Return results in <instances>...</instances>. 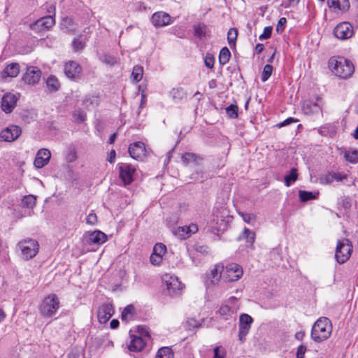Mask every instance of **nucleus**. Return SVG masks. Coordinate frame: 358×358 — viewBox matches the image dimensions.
<instances>
[{"label":"nucleus","instance_id":"obj_1","mask_svg":"<svg viewBox=\"0 0 358 358\" xmlns=\"http://www.w3.org/2000/svg\"><path fill=\"white\" fill-rule=\"evenodd\" d=\"M228 210L224 206L215 207L208 222V230L216 235L225 231L228 227Z\"/></svg>","mask_w":358,"mask_h":358},{"label":"nucleus","instance_id":"obj_2","mask_svg":"<svg viewBox=\"0 0 358 358\" xmlns=\"http://www.w3.org/2000/svg\"><path fill=\"white\" fill-rule=\"evenodd\" d=\"M329 67L336 76L343 79L350 77L355 71L353 64L343 57H331Z\"/></svg>","mask_w":358,"mask_h":358},{"label":"nucleus","instance_id":"obj_3","mask_svg":"<svg viewBox=\"0 0 358 358\" xmlns=\"http://www.w3.org/2000/svg\"><path fill=\"white\" fill-rule=\"evenodd\" d=\"M332 331L331 320L325 317H320L313 324L311 331V338L315 342L320 343L327 340Z\"/></svg>","mask_w":358,"mask_h":358},{"label":"nucleus","instance_id":"obj_4","mask_svg":"<svg viewBox=\"0 0 358 358\" xmlns=\"http://www.w3.org/2000/svg\"><path fill=\"white\" fill-rule=\"evenodd\" d=\"M60 302L55 294L48 295L38 306L41 315L45 317H53L59 308Z\"/></svg>","mask_w":358,"mask_h":358},{"label":"nucleus","instance_id":"obj_5","mask_svg":"<svg viewBox=\"0 0 358 358\" xmlns=\"http://www.w3.org/2000/svg\"><path fill=\"white\" fill-rule=\"evenodd\" d=\"M223 264L218 263L215 264L205 273L203 276V282L207 289H210L217 285L221 279L223 280Z\"/></svg>","mask_w":358,"mask_h":358},{"label":"nucleus","instance_id":"obj_6","mask_svg":"<svg viewBox=\"0 0 358 358\" xmlns=\"http://www.w3.org/2000/svg\"><path fill=\"white\" fill-rule=\"evenodd\" d=\"M17 247L21 251L22 258L27 261L33 259L39 251V244L35 239L27 238L20 241Z\"/></svg>","mask_w":358,"mask_h":358},{"label":"nucleus","instance_id":"obj_7","mask_svg":"<svg viewBox=\"0 0 358 358\" xmlns=\"http://www.w3.org/2000/svg\"><path fill=\"white\" fill-rule=\"evenodd\" d=\"M352 252V244L348 238H343L337 241L335 251V259L336 262L343 264L351 257Z\"/></svg>","mask_w":358,"mask_h":358},{"label":"nucleus","instance_id":"obj_8","mask_svg":"<svg viewBox=\"0 0 358 358\" xmlns=\"http://www.w3.org/2000/svg\"><path fill=\"white\" fill-rule=\"evenodd\" d=\"M243 273V268L240 265L230 263L224 267L223 280L227 282L236 281L241 278Z\"/></svg>","mask_w":358,"mask_h":358},{"label":"nucleus","instance_id":"obj_9","mask_svg":"<svg viewBox=\"0 0 358 358\" xmlns=\"http://www.w3.org/2000/svg\"><path fill=\"white\" fill-rule=\"evenodd\" d=\"M324 104L322 99L317 96L315 100L308 99L304 101L302 105V110L306 115H308L322 113Z\"/></svg>","mask_w":358,"mask_h":358},{"label":"nucleus","instance_id":"obj_10","mask_svg":"<svg viewBox=\"0 0 358 358\" xmlns=\"http://www.w3.org/2000/svg\"><path fill=\"white\" fill-rule=\"evenodd\" d=\"M253 322L252 317L248 314H241L239 318L238 338L241 343L246 340V336L248 334L251 325Z\"/></svg>","mask_w":358,"mask_h":358},{"label":"nucleus","instance_id":"obj_11","mask_svg":"<svg viewBox=\"0 0 358 358\" xmlns=\"http://www.w3.org/2000/svg\"><path fill=\"white\" fill-rule=\"evenodd\" d=\"M55 24V19L52 15H47L37 20L29 26L30 29L36 32L48 30Z\"/></svg>","mask_w":358,"mask_h":358},{"label":"nucleus","instance_id":"obj_12","mask_svg":"<svg viewBox=\"0 0 358 358\" xmlns=\"http://www.w3.org/2000/svg\"><path fill=\"white\" fill-rule=\"evenodd\" d=\"M41 71L36 66H29L22 76L23 81L29 85L38 84L41 78Z\"/></svg>","mask_w":358,"mask_h":358},{"label":"nucleus","instance_id":"obj_13","mask_svg":"<svg viewBox=\"0 0 358 358\" xmlns=\"http://www.w3.org/2000/svg\"><path fill=\"white\" fill-rule=\"evenodd\" d=\"M120 178L125 185L131 184L134 180V176L136 172V168L127 163L119 164Z\"/></svg>","mask_w":358,"mask_h":358},{"label":"nucleus","instance_id":"obj_14","mask_svg":"<svg viewBox=\"0 0 358 358\" xmlns=\"http://www.w3.org/2000/svg\"><path fill=\"white\" fill-rule=\"evenodd\" d=\"M162 280L165 283L170 294H177L182 289V284L177 276L169 273H166L162 276Z\"/></svg>","mask_w":358,"mask_h":358},{"label":"nucleus","instance_id":"obj_15","mask_svg":"<svg viewBox=\"0 0 358 358\" xmlns=\"http://www.w3.org/2000/svg\"><path fill=\"white\" fill-rule=\"evenodd\" d=\"M22 129L19 126L10 125L0 133V138L2 141L6 142L15 141L21 134Z\"/></svg>","mask_w":358,"mask_h":358},{"label":"nucleus","instance_id":"obj_16","mask_svg":"<svg viewBox=\"0 0 358 358\" xmlns=\"http://www.w3.org/2000/svg\"><path fill=\"white\" fill-rule=\"evenodd\" d=\"M114 314L113 305L109 303H103L97 310L98 320L101 324L106 323Z\"/></svg>","mask_w":358,"mask_h":358},{"label":"nucleus","instance_id":"obj_17","mask_svg":"<svg viewBox=\"0 0 358 358\" xmlns=\"http://www.w3.org/2000/svg\"><path fill=\"white\" fill-rule=\"evenodd\" d=\"M334 34L338 39L345 40L349 38L353 34L352 27L346 22L340 23L334 28Z\"/></svg>","mask_w":358,"mask_h":358},{"label":"nucleus","instance_id":"obj_18","mask_svg":"<svg viewBox=\"0 0 358 358\" xmlns=\"http://www.w3.org/2000/svg\"><path fill=\"white\" fill-rule=\"evenodd\" d=\"M18 98L12 93H6L1 98V107L6 113H11L16 106Z\"/></svg>","mask_w":358,"mask_h":358},{"label":"nucleus","instance_id":"obj_19","mask_svg":"<svg viewBox=\"0 0 358 358\" xmlns=\"http://www.w3.org/2000/svg\"><path fill=\"white\" fill-rule=\"evenodd\" d=\"M51 157L50 151L46 148L40 149L36 155L34 164L37 169L44 167L49 162Z\"/></svg>","mask_w":358,"mask_h":358},{"label":"nucleus","instance_id":"obj_20","mask_svg":"<svg viewBox=\"0 0 358 358\" xmlns=\"http://www.w3.org/2000/svg\"><path fill=\"white\" fill-rule=\"evenodd\" d=\"M64 73L70 79L78 78L82 71L81 66L74 61H69L64 65Z\"/></svg>","mask_w":358,"mask_h":358},{"label":"nucleus","instance_id":"obj_21","mask_svg":"<svg viewBox=\"0 0 358 358\" xmlns=\"http://www.w3.org/2000/svg\"><path fill=\"white\" fill-rule=\"evenodd\" d=\"M151 20L155 27H164L172 23L171 17L164 12L155 13Z\"/></svg>","mask_w":358,"mask_h":358},{"label":"nucleus","instance_id":"obj_22","mask_svg":"<svg viewBox=\"0 0 358 358\" xmlns=\"http://www.w3.org/2000/svg\"><path fill=\"white\" fill-rule=\"evenodd\" d=\"M107 241L106 235L101 231H94L87 237V242L89 244L101 245Z\"/></svg>","mask_w":358,"mask_h":358},{"label":"nucleus","instance_id":"obj_23","mask_svg":"<svg viewBox=\"0 0 358 358\" xmlns=\"http://www.w3.org/2000/svg\"><path fill=\"white\" fill-rule=\"evenodd\" d=\"M145 145L142 142H136L131 144L129 147L130 156L135 159H138L144 155Z\"/></svg>","mask_w":358,"mask_h":358},{"label":"nucleus","instance_id":"obj_24","mask_svg":"<svg viewBox=\"0 0 358 358\" xmlns=\"http://www.w3.org/2000/svg\"><path fill=\"white\" fill-rule=\"evenodd\" d=\"M130 338L131 341L128 345V348L130 351L140 352L144 348L145 343L141 336L131 335Z\"/></svg>","mask_w":358,"mask_h":358},{"label":"nucleus","instance_id":"obj_25","mask_svg":"<svg viewBox=\"0 0 358 358\" xmlns=\"http://www.w3.org/2000/svg\"><path fill=\"white\" fill-rule=\"evenodd\" d=\"M328 6L342 11H346L350 8V2L348 0H327Z\"/></svg>","mask_w":358,"mask_h":358},{"label":"nucleus","instance_id":"obj_26","mask_svg":"<svg viewBox=\"0 0 358 358\" xmlns=\"http://www.w3.org/2000/svg\"><path fill=\"white\" fill-rule=\"evenodd\" d=\"M20 73V65L17 63L8 64L3 70V75L10 78H15Z\"/></svg>","mask_w":358,"mask_h":358},{"label":"nucleus","instance_id":"obj_27","mask_svg":"<svg viewBox=\"0 0 358 358\" xmlns=\"http://www.w3.org/2000/svg\"><path fill=\"white\" fill-rule=\"evenodd\" d=\"M238 241H246V242L252 245L255 240V234L251 231L249 229L245 227L243 232L239 235L238 238Z\"/></svg>","mask_w":358,"mask_h":358},{"label":"nucleus","instance_id":"obj_28","mask_svg":"<svg viewBox=\"0 0 358 358\" xmlns=\"http://www.w3.org/2000/svg\"><path fill=\"white\" fill-rule=\"evenodd\" d=\"M182 162L187 165L191 163L199 164L202 160V158L192 152H185L182 155Z\"/></svg>","mask_w":358,"mask_h":358},{"label":"nucleus","instance_id":"obj_29","mask_svg":"<svg viewBox=\"0 0 358 358\" xmlns=\"http://www.w3.org/2000/svg\"><path fill=\"white\" fill-rule=\"evenodd\" d=\"M46 85L49 91L55 92L60 88V83L55 76H50L46 80Z\"/></svg>","mask_w":358,"mask_h":358},{"label":"nucleus","instance_id":"obj_30","mask_svg":"<svg viewBox=\"0 0 358 358\" xmlns=\"http://www.w3.org/2000/svg\"><path fill=\"white\" fill-rule=\"evenodd\" d=\"M135 313V308L132 305H128L124 309L121 315V319L122 321L127 322L131 320Z\"/></svg>","mask_w":358,"mask_h":358},{"label":"nucleus","instance_id":"obj_31","mask_svg":"<svg viewBox=\"0 0 358 358\" xmlns=\"http://www.w3.org/2000/svg\"><path fill=\"white\" fill-rule=\"evenodd\" d=\"M98 104L99 99L95 96H86L83 100V106L88 110L94 108Z\"/></svg>","mask_w":358,"mask_h":358},{"label":"nucleus","instance_id":"obj_32","mask_svg":"<svg viewBox=\"0 0 358 358\" xmlns=\"http://www.w3.org/2000/svg\"><path fill=\"white\" fill-rule=\"evenodd\" d=\"M298 178L297 169L292 168L289 173L285 176V184L287 187H289Z\"/></svg>","mask_w":358,"mask_h":358},{"label":"nucleus","instance_id":"obj_33","mask_svg":"<svg viewBox=\"0 0 358 358\" xmlns=\"http://www.w3.org/2000/svg\"><path fill=\"white\" fill-rule=\"evenodd\" d=\"M155 358H174V355L170 348L162 347L158 350Z\"/></svg>","mask_w":358,"mask_h":358},{"label":"nucleus","instance_id":"obj_34","mask_svg":"<svg viewBox=\"0 0 358 358\" xmlns=\"http://www.w3.org/2000/svg\"><path fill=\"white\" fill-rule=\"evenodd\" d=\"M231 57V52L228 48L224 47L221 49L219 55V62L220 64H226Z\"/></svg>","mask_w":358,"mask_h":358},{"label":"nucleus","instance_id":"obj_35","mask_svg":"<svg viewBox=\"0 0 358 358\" xmlns=\"http://www.w3.org/2000/svg\"><path fill=\"white\" fill-rule=\"evenodd\" d=\"M62 26L66 28L67 31L73 34L76 33L77 30V27L74 21L69 17H65L63 20Z\"/></svg>","mask_w":358,"mask_h":358},{"label":"nucleus","instance_id":"obj_36","mask_svg":"<svg viewBox=\"0 0 358 358\" xmlns=\"http://www.w3.org/2000/svg\"><path fill=\"white\" fill-rule=\"evenodd\" d=\"M207 29V26L203 23L196 24L194 27V35L201 38L206 36Z\"/></svg>","mask_w":358,"mask_h":358},{"label":"nucleus","instance_id":"obj_37","mask_svg":"<svg viewBox=\"0 0 358 358\" xmlns=\"http://www.w3.org/2000/svg\"><path fill=\"white\" fill-rule=\"evenodd\" d=\"M218 313L224 320H227L234 313V311L229 306L222 305L218 310Z\"/></svg>","mask_w":358,"mask_h":358},{"label":"nucleus","instance_id":"obj_38","mask_svg":"<svg viewBox=\"0 0 358 358\" xmlns=\"http://www.w3.org/2000/svg\"><path fill=\"white\" fill-rule=\"evenodd\" d=\"M36 197L33 195H27L24 196V198L22 200V203L24 207L28 208H33V207L36 204Z\"/></svg>","mask_w":358,"mask_h":358},{"label":"nucleus","instance_id":"obj_39","mask_svg":"<svg viewBox=\"0 0 358 358\" xmlns=\"http://www.w3.org/2000/svg\"><path fill=\"white\" fill-rule=\"evenodd\" d=\"M299 197L303 202L308 201L309 200L317 199V196L312 192L300 190L299 192Z\"/></svg>","mask_w":358,"mask_h":358},{"label":"nucleus","instance_id":"obj_40","mask_svg":"<svg viewBox=\"0 0 358 358\" xmlns=\"http://www.w3.org/2000/svg\"><path fill=\"white\" fill-rule=\"evenodd\" d=\"M143 67L139 66H136L134 67L132 73H131V78L136 81L139 82L143 78Z\"/></svg>","mask_w":358,"mask_h":358},{"label":"nucleus","instance_id":"obj_41","mask_svg":"<svg viewBox=\"0 0 358 358\" xmlns=\"http://www.w3.org/2000/svg\"><path fill=\"white\" fill-rule=\"evenodd\" d=\"M344 157L348 162L355 164L358 162V151L355 150L345 152Z\"/></svg>","mask_w":358,"mask_h":358},{"label":"nucleus","instance_id":"obj_42","mask_svg":"<svg viewBox=\"0 0 358 358\" xmlns=\"http://www.w3.org/2000/svg\"><path fill=\"white\" fill-rule=\"evenodd\" d=\"M238 215L243 218L245 222L250 224H254L256 220V217L254 214L238 212Z\"/></svg>","mask_w":358,"mask_h":358},{"label":"nucleus","instance_id":"obj_43","mask_svg":"<svg viewBox=\"0 0 358 358\" xmlns=\"http://www.w3.org/2000/svg\"><path fill=\"white\" fill-rule=\"evenodd\" d=\"M73 118L76 122L82 123L86 120V114L83 110L78 109L73 113Z\"/></svg>","mask_w":358,"mask_h":358},{"label":"nucleus","instance_id":"obj_44","mask_svg":"<svg viewBox=\"0 0 358 358\" xmlns=\"http://www.w3.org/2000/svg\"><path fill=\"white\" fill-rule=\"evenodd\" d=\"M238 106L236 105L231 104L226 108V113L229 117L235 119L238 117Z\"/></svg>","mask_w":358,"mask_h":358},{"label":"nucleus","instance_id":"obj_45","mask_svg":"<svg viewBox=\"0 0 358 358\" xmlns=\"http://www.w3.org/2000/svg\"><path fill=\"white\" fill-rule=\"evenodd\" d=\"M101 61L103 63L110 66H114L117 64V58L110 55H104L101 58Z\"/></svg>","mask_w":358,"mask_h":358},{"label":"nucleus","instance_id":"obj_46","mask_svg":"<svg viewBox=\"0 0 358 358\" xmlns=\"http://www.w3.org/2000/svg\"><path fill=\"white\" fill-rule=\"evenodd\" d=\"M166 247L164 244L159 243L155 244L153 248V253L160 255L162 257L166 253Z\"/></svg>","mask_w":358,"mask_h":358},{"label":"nucleus","instance_id":"obj_47","mask_svg":"<svg viewBox=\"0 0 358 358\" xmlns=\"http://www.w3.org/2000/svg\"><path fill=\"white\" fill-rule=\"evenodd\" d=\"M238 36V31L235 28H230L227 33V39L229 43H235Z\"/></svg>","mask_w":358,"mask_h":358},{"label":"nucleus","instance_id":"obj_48","mask_svg":"<svg viewBox=\"0 0 358 358\" xmlns=\"http://www.w3.org/2000/svg\"><path fill=\"white\" fill-rule=\"evenodd\" d=\"M213 358H225L226 350L222 346H217L213 350Z\"/></svg>","mask_w":358,"mask_h":358},{"label":"nucleus","instance_id":"obj_49","mask_svg":"<svg viewBox=\"0 0 358 358\" xmlns=\"http://www.w3.org/2000/svg\"><path fill=\"white\" fill-rule=\"evenodd\" d=\"M187 328L188 330L192 331L195 328L199 327L201 324L199 321L194 318H189L186 322Z\"/></svg>","mask_w":358,"mask_h":358},{"label":"nucleus","instance_id":"obj_50","mask_svg":"<svg viewBox=\"0 0 358 358\" xmlns=\"http://www.w3.org/2000/svg\"><path fill=\"white\" fill-rule=\"evenodd\" d=\"M334 182L333 173L329 172L320 178V182L323 185H329Z\"/></svg>","mask_w":358,"mask_h":358},{"label":"nucleus","instance_id":"obj_51","mask_svg":"<svg viewBox=\"0 0 358 358\" xmlns=\"http://www.w3.org/2000/svg\"><path fill=\"white\" fill-rule=\"evenodd\" d=\"M163 257L156 255L155 253H152L150 257V263L154 266H159L162 262Z\"/></svg>","mask_w":358,"mask_h":358},{"label":"nucleus","instance_id":"obj_52","mask_svg":"<svg viewBox=\"0 0 358 358\" xmlns=\"http://www.w3.org/2000/svg\"><path fill=\"white\" fill-rule=\"evenodd\" d=\"M214 57L210 54H207L204 59L205 65L209 69H213L214 66Z\"/></svg>","mask_w":358,"mask_h":358},{"label":"nucleus","instance_id":"obj_53","mask_svg":"<svg viewBox=\"0 0 358 358\" xmlns=\"http://www.w3.org/2000/svg\"><path fill=\"white\" fill-rule=\"evenodd\" d=\"M183 229H187V234L188 237L198 231V227L196 224H191L189 226H183Z\"/></svg>","mask_w":358,"mask_h":358},{"label":"nucleus","instance_id":"obj_54","mask_svg":"<svg viewBox=\"0 0 358 358\" xmlns=\"http://www.w3.org/2000/svg\"><path fill=\"white\" fill-rule=\"evenodd\" d=\"M298 122L297 119H295L294 117H288L285 120L276 124L275 125V127L280 128V127L287 126V125H289V124H290L292 123H294V122Z\"/></svg>","mask_w":358,"mask_h":358},{"label":"nucleus","instance_id":"obj_55","mask_svg":"<svg viewBox=\"0 0 358 358\" xmlns=\"http://www.w3.org/2000/svg\"><path fill=\"white\" fill-rule=\"evenodd\" d=\"M97 222L96 215L94 213H90L86 217V223L90 225H95Z\"/></svg>","mask_w":358,"mask_h":358},{"label":"nucleus","instance_id":"obj_56","mask_svg":"<svg viewBox=\"0 0 358 358\" xmlns=\"http://www.w3.org/2000/svg\"><path fill=\"white\" fill-rule=\"evenodd\" d=\"M85 43L78 39H74L73 41V48L75 51H78L83 49Z\"/></svg>","mask_w":358,"mask_h":358},{"label":"nucleus","instance_id":"obj_57","mask_svg":"<svg viewBox=\"0 0 358 358\" xmlns=\"http://www.w3.org/2000/svg\"><path fill=\"white\" fill-rule=\"evenodd\" d=\"M287 23V20L285 17H281L278 22L276 30L278 32H280L284 30L285 24Z\"/></svg>","mask_w":358,"mask_h":358},{"label":"nucleus","instance_id":"obj_58","mask_svg":"<svg viewBox=\"0 0 358 358\" xmlns=\"http://www.w3.org/2000/svg\"><path fill=\"white\" fill-rule=\"evenodd\" d=\"M66 159L68 162H73L76 161L77 159L76 152L73 150H69L66 155Z\"/></svg>","mask_w":358,"mask_h":358},{"label":"nucleus","instance_id":"obj_59","mask_svg":"<svg viewBox=\"0 0 358 358\" xmlns=\"http://www.w3.org/2000/svg\"><path fill=\"white\" fill-rule=\"evenodd\" d=\"M332 173H333L334 181L336 180L337 182H339V181H342L344 179L347 178V175H345V174H343V173H341L338 172H332Z\"/></svg>","mask_w":358,"mask_h":358},{"label":"nucleus","instance_id":"obj_60","mask_svg":"<svg viewBox=\"0 0 358 358\" xmlns=\"http://www.w3.org/2000/svg\"><path fill=\"white\" fill-rule=\"evenodd\" d=\"M306 351V347L305 345H301L300 346H299L296 352V357L304 358Z\"/></svg>","mask_w":358,"mask_h":358},{"label":"nucleus","instance_id":"obj_61","mask_svg":"<svg viewBox=\"0 0 358 358\" xmlns=\"http://www.w3.org/2000/svg\"><path fill=\"white\" fill-rule=\"evenodd\" d=\"M176 234L181 238H187V229H183V227H179L176 230Z\"/></svg>","mask_w":358,"mask_h":358},{"label":"nucleus","instance_id":"obj_62","mask_svg":"<svg viewBox=\"0 0 358 358\" xmlns=\"http://www.w3.org/2000/svg\"><path fill=\"white\" fill-rule=\"evenodd\" d=\"M268 79V64H266L262 76V80L266 81Z\"/></svg>","mask_w":358,"mask_h":358},{"label":"nucleus","instance_id":"obj_63","mask_svg":"<svg viewBox=\"0 0 358 358\" xmlns=\"http://www.w3.org/2000/svg\"><path fill=\"white\" fill-rule=\"evenodd\" d=\"M264 49V45L262 43L257 44L255 50V55H260Z\"/></svg>","mask_w":358,"mask_h":358},{"label":"nucleus","instance_id":"obj_64","mask_svg":"<svg viewBox=\"0 0 358 358\" xmlns=\"http://www.w3.org/2000/svg\"><path fill=\"white\" fill-rule=\"evenodd\" d=\"M259 38L260 40L268 38V27H264V32L259 36Z\"/></svg>","mask_w":358,"mask_h":358}]
</instances>
